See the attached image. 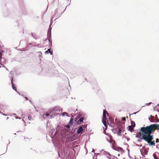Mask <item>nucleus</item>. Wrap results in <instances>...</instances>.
Returning a JSON list of instances; mask_svg holds the SVG:
<instances>
[{
	"instance_id": "0eeeda50",
	"label": "nucleus",
	"mask_w": 159,
	"mask_h": 159,
	"mask_svg": "<svg viewBox=\"0 0 159 159\" xmlns=\"http://www.w3.org/2000/svg\"><path fill=\"white\" fill-rule=\"evenodd\" d=\"M118 132L116 133L117 135L118 136H121V129L120 128H119L118 129Z\"/></svg>"
},
{
	"instance_id": "7c9ffc66",
	"label": "nucleus",
	"mask_w": 159,
	"mask_h": 159,
	"mask_svg": "<svg viewBox=\"0 0 159 159\" xmlns=\"http://www.w3.org/2000/svg\"><path fill=\"white\" fill-rule=\"evenodd\" d=\"M156 148H157L158 149H159V147H158L157 146H156Z\"/></svg>"
},
{
	"instance_id": "f3484780",
	"label": "nucleus",
	"mask_w": 159,
	"mask_h": 159,
	"mask_svg": "<svg viewBox=\"0 0 159 159\" xmlns=\"http://www.w3.org/2000/svg\"><path fill=\"white\" fill-rule=\"evenodd\" d=\"M66 127L68 128H70V126L69 125H66Z\"/></svg>"
},
{
	"instance_id": "2eb2a0df",
	"label": "nucleus",
	"mask_w": 159,
	"mask_h": 159,
	"mask_svg": "<svg viewBox=\"0 0 159 159\" xmlns=\"http://www.w3.org/2000/svg\"><path fill=\"white\" fill-rule=\"evenodd\" d=\"M153 156L154 157V159H157V156L156 154H153Z\"/></svg>"
},
{
	"instance_id": "2f4dec72",
	"label": "nucleus",
	"mask_w": 159,
	"mask_h": 159,
	"mask_svg": "<svg viewBox=\"0 0 159 159\" xmlns=\"http://www.w3.org/2000/svg\"><path fill=\"white\" fill-rule=\"evenodd\" d=\"M93 151H94V149H93V150L92 151V152H93Z\"/></svg>"
},
{
	"instance_id": "f257e3e1",
	"label": "nucleus",
	"mask_w": 159,
	"mask_h": 159,
	"mask_svg": "<svg viewBox=\"0 0 159 159\" xmlns=\"http://www.w3.org/2000/svg\"><path fill=\"white\" fill-rule=\"evenodd\" d=\"M156 129H159V124H155L146 127H142L136 137L144 140L148 143L150 146H154L155 141H152L153 139V135L151 134L153 133Z\"/></svg>"
},
{
	"instance_id": "f03ea898",
	"label": "nucleus",
	"mask_w": 159,
	"mask_h": 159,
	"mask_svg": "<svg viewBox=\"0 0 159 159\" xmlns=\"http://www.w3.org/2000/svg\"><path fill=\"white\" fill-rule=\"evenodd\" d=\"M106 114H107V115L108 114L106 110H103V117L102 120V123L104 124L105 127V129H104V128H103L104 131H105V129H107V122H108V120L106 118Z\"/></svg>"
},
{
	"instance_id": "20e7f679",
	"label": "nucleus",
	"mask_w": 159,
	"mask_h": 159,
	"mask_svg": "<svg viewBox=\"0 0 159 159\" xmlns=\"http://www.w3.org/2000/svg\"><path fill=\"white\" fill-rule=\"evenodd\" d=\"M104 133L107 135L108 137H107L106 139L108 142H109L110 143H111V139L112 138V136L108 133H106L105 132H104Z\"/></svg>"
},
{
	"instance_id": "a19ab883",
	"label": "nucleus",
	"mask_w": 159,
	"mask_h": 159,
	"mask_svg": "<svg viewBox=\"0 0 159 159\" xmlns=\"http://www.w3.org/2000/svg\"><path fill=\"white\" fill-rule=\"evenodd\" d=\"M158 142L159 143V141H158Z\"/></svg>"
},
{
	"instance_id": "4468645a",
	"label": "nucleus",
	"mask_w": 159,
	"mask_h": 159,
	"mask_svg": "<svg viewBox=\"0 0 159 159\" xmlns=\"http://www.w3.org/2000/svg\"><path fill=\"white\" fill-rule=\"evenodd\" d=\"M116 129H112V131L114 134L116 133Z\"/></svg>"
},
{
	"instance_id": "9b49d317",
	"label": "nucleus",
	"mask_w": 159,
	"mask_h": 159,
	"mask_svg": "<svg viewBox=\"0 0 159 159\" xmlns=\"http://www.w3.org/2000/svg\"><path fill=\"white\" fill-rule=\"evenodd\" d=\"M63 116H64L65 115H66V116L68 117H69V116H68V113L66 112H63L61 114Z\"/></svg>"
},
{
	"instance_id": "c85d7f7f",
	"label": "nucleus",
	"mask_w": 159,
	"mask_h": 159,
	"mask_svg": "<svg viewBox=\"0 0 159 159\" xmlns=\"http://www.w3.org/2000/svg\"><path fill=\"white\" fill-rule=\"evenodd\" d=\"M2 115H3L4 116H7L6 115H5L4 114H2V113H1Z\"/></svg>"
},
{
	"instance_id": "bb28decb",
	"label": "nucleus",
	"mask_w": 159,
	"mask_h": 159,
	"mask_svg": "<svg viewBox=\"0 0 159 159\" xmlns=\"http://www.w3.org/2000/svg\"><path fill=\"white\" fill-rule=\"evenodd\" d=\"M25 99H26V100H28V98H27V97H25Z\"/></svg>"
},
{
	"instance_id": "a878e982",
	"label": "nucleus",
	"mask_w": 159,
	"mask_h": 159,
	"mask_svg": "<svg viewBox=\"0 0 159 159\" xmlns=\"http://www.w3.org/2000/svg\"><path fill=\"white\" fill-rule=\"evenodd\" d=\"M16 92H17V93H18L19 95H20V93L19 92H18L17 91H16Z\"/></svg>"
},
{
	"instance_id": "1a4fd4ad",
	"label": "nucleus",
	"mask_w": 159,
	"mask_h": 159,
	"mask_svg": "<svg viewBox=\"0 0 159 159\" xmlns=\"http://www.w3.org/2000/svg\"><path fill=\"white\" fill-rule=\"evenodd\" d=\"M1 53L0 52V64H1V65H2V67H5V66L4 65H3L1 64L2 60H3V59L1 57Z\"/></svg>"
},
{
	"instance_id": "e433bc0d",
	"label": "nucleus",
	"mask_w": 159,
	"mask_h": 159,
	"mask_svg": "<svg viewBox=\"0 0 159 159\" xmlns=\"http://www.w3.org/2000/svg\"><path fill=\"white\" fill-rule=\"evenodd\" d=\"M58 155H59V157H60V155H59V153H58Z\"/></svg>"
},
{
	"instance_id": "423d86ee",
	"label": "nucleus",
	"mask_w": 159,
	"mask_h": 159,
	"mask_svg": "<svg viewBox=\"0 0 159 159\" xmlns=\"http://www.w3.org/2000/svg\"><path fill=\"white\" fill-rule=\"evenodd\" d=\"M13 77H12L11 79V85L12 86V89L15 90L16 91H17V90H16V87L14 86L13 84Z\"/></svg>"
},
{
	"instance_id": "39448f33",
	"label": "nucleus",
	"mask_w": 159,
	"mask_h": 159,
	"mask_svg": "<svg viewBox=\"0 0 159 159\" xmlns=\"http://www.w3.org/2000/svg\"><path fill=\"white\" fill-rule=\"evenodd\" d=\"M84 128L85 126L84 125H82L80 127L77 131V133L78 134H80V133H81L82 132L84 129Z\"/></svg>"
},
{
	"instance_id": "a211bd4d",
	"label": "nucleus",
	"mask_w": 159,
	"mask_h": 159,
	"mask_svg": "<svg viewBox=\"0 0 159 159\" xmlns=\"http://www.w3.org/2000/svg\"><path fill=\"white\" fill-rule=\"evenodd\" d=\"M132 126V127H133V128H134L135 127V124L134 123L133 125H131Z\"/></svg>"
},
{
	"instance_id": "473e14b6",
	"label": "nucleus",
	"mask_w": 159,
	"mask_h": 159,
	"mask_svg": "<svg viewBox=\"0 0 159 159\" xmlns=\"http://www.w3.org/2000/svg\"><path fill=\"white\" fill-rule=\"evenodd\" d=\"M29 101H30V103H32V102H31V101L30 100H29Z\"/></svg>"
},
{
	"instance_id": "ea45409f",
	"label": "nucleus",
	"mask_w": 159,
	"mask_h": 159,
	"mask_svg": "<svg viewBox=\"0 0 159 159\" xmlns=\"http://www.w3.org/2000/svg\"><path fill=\"white\" fill-rule=\"evenodd\" d=\"M0 113H1V112H0Z\"/></svg>"
},
{
	"instance_id": "393cba45",
	"label": "nucleus",
	"mask_w": 159,
	"mask_h": 159,
	"mask_svg": "<svg viewBox=\"0 0 159 159\" xmlns=\"http://www.w3.org/2000/svg\"><path fill=\"white\" fill-rule=\"evenodd\" d=\"M136 146H139V145H138V144H136ZM142 146V145H139V146L141 147V146Z\"/></svg>"
},
{
	"instance_id": "f704fd0d",
	"label": "nucleus",
	"mask_w": 159,
	"mask_h": 159,
	"mask_svg": "<svg viewBox=\"0 0 159 159\" xmlns=\"http://www.w3.org/2000/svg\"><path fill=\"white\" fill-rule=\"evenodd\" d=\"M144 106H142V108L143 107H144Z\"/></svg>"
},
{
	"instance_id": "4be33fe9",
	"label": "nucleus",
	"mask_w": 159,
	"mask_h": 159,
	"mask_svg": "<svg viewBox=\"0 0 159 159\" xmlns=\"http://www.w3.org/2000/svg\"><path fill=\"white\" fill-rule=\"evenodd\" d=\"M158 141H159L158 140V139H156V142H158Z\"/></svg>"
},
{
	"instance_id": "5701e85b",
	"label": "nucleus",
	"mask_w": 159,
	"mask_h": 159,
	"mask_svg": "<svg viewBox=\"0 0 159 159\" xmlns=\"http://www.w3.org/2000/svg\"><path fill=\"white\" fill-rule=\"evenodd\" d=\"M28 119H29V120H30V119H31V117H30V116H28Z\"/></svg>"
},
{
	"instance_id": "cd10ccee",
	"label": "nucleus",
	"mask_w": 159,
	"mask_h": 159,
	"mask_svg": "<svg viewBox=\"0 0 159 159\" xmlns=\"http://www.w3.org/2000/svg\"><path fill=\"white\" fill-rule=\"evenodd\" d=\"M123 120H125V117H124V118H123Z\"/></svg>"
},
{
	"instance_id": "4c0bfd02",
	"label": "nucleus",
	"mask_w": 159,
	"mask_h": 159,
	"mask_svg": "<svg viewBox=\"0 0 159 159\" xmlns=\"http://www.w3.org/2000/svg\"><path fill=\"white\" fill-rule=\"evenodd\" d=\"M22 120H23V121H24V120L23 119Z\"/></svg>"
},
{
	"instance_id": "ddd939ff",
	"label": "nucleus",
	"mask_w": 159,
	"mask_h": 159,
	"mask_svg": "<svg viewBox=\"0 0 159 159\" xmlns=\"http://www.w3.org/2000/svg\"><path fill=\"white\" fill-rule=\"evenodd\" d=\"M84 119V118L83 117H82L79 119V120L78 121L79 122V121L80 122H82L83 121Z\"/></svg>"
},
{
	"instance_id": "c756f323",
	"label": "nucleus",
	"mask_w": 159,
	"mask_h": 159,
	"mask_svg": "<svg viewBox=\"0 0 159 159\" xmlns=\"http://www.w3.org/2000/svg\"><path fill=\"white\" fill-rule=\"evenodd\" d=\"M138 112H134V113H133V114H135L137 113Z\"/></svg>"
},
{
	"instance_id": "72a5a7b5",
	"label": "nucleus",
	"mask_w": 159,
	"mask_h": 159,
	"mask_svg": "<svg viewBox=\"0 0 159 159\" xmlns=\"http://www.w3.org/2000/svg\"><path fill=\"white\" fill-rule=\"evenodd\" d=\"M138 140L139 141V142H140V141L139 140V139H138Z\"/></svg>"
},
{
	"instance_id": "b1692460",
	"label": "nucleus",
	"mask_w": 159,
	"mask_h": 159,
	"mask_svg": "<svg viewBox=\"0 0 159 159\" xmlns=\"http://www.w3.org/2000/svg\"><path fill=\"white\" fill-rule=\"evenodd\" d=\"M21 119L20 118H19V117H16V119Z\"/></svg>"
},
{
	"instance_id": "6ab92c4d",
	"label": "nucleus",
	"mask_w": 159,
	"mask_h": 159,
	"mask_svg": "<svg viewBox=\"0 0 159 159\" xmlns=\"http://www.w3.org/2000/svg\"><path fill=\"white\" fill-rule=\"evenodd\" d=\"M151 103H152L151 102H149V103H146V104H145V105H149V104H151Z\"/></svg>"
},
{
	"instance_id": "58836bf2",
	"label": "nucleus",
	"mask_w": 159,
	"mask_h": 159,
	"mask_svg": "<svg viewBox=\"0 0 159 159\" xmlns=\"http://www.w3.org/2000/svg\"><path fill=\"white\" fill-rule=\"evenodd\" d=\"M1 66H0V68H1Z\"/></svg>"
},
{
	"instance_id": "c9c22d12",
	"label": "nucleus",
	"mask_w": 159,
	"mask_h": 159,
	"mask_svg": "<svg viewBox=\"0 0 159 159\" xmlns=\"http://www.w3.org/2000/svg\"><path fill=\"white\" fill-rule=\"evenodd\" d=\"M8 119V117H7V120Z\"/></svg>"
},
{
	"instance_id": "dca6fc26",
	"label": "nucleus",
	"mask_w": 159,
	"mask_h": 159,
	"mask_svg": "<svg viewBox=\"0 0 159 159\" xmlns=\"http://www.w3.org/2000/svg\"><path fill=\"white\" fill-rule=\"evenodd\" d=\"M12 116H13L14 117L16 118V114H15V113H14L12 115Z\"/></svg>"
},
{
	"instance_id": "f8f14e48",
	"label": "nucleus",
	"mask_w": 159,
	"mask_h": 159,
	"mask_svg": "<svg viewBox=\"0 0 159 159\" xmlns=\"http://www.w3.org/2000/svg\"><path fill=\"white\" fill-rule=\"evenodd\" d=\"M73 120V118H71L70 120V121H69V124H71L72 125L73 123V122L72 121Z\"/></svg>"
},
{
	"instance_id": "7ed1b4c3",
	"label": "nucleus",
	"mask_w": 159,
	"mask_h": 159,
	"mask_svg": "<svg viewBox=\"0 0 159 159\" xmlns=\"http://www.w3.org/2000/svg\"><path fill=\"white\" fill-rule=\"evenodd\" d=\"M100 154H101V155H103L107 156V158L108 159H111V158L108 157V156H111V155L108 152L104 151L103 150H102L100 152V153H97V155H99Z\"/></svg>"
},
{
	"instance_id": "9d476101",
	"label": "nucleus",
	"mask_w": 159,
	"mask_h": 159,
	"mask_svg": "<svg viewBox=\"0 0 159 159\" xmlns=\"http://www.w3.org/2000/svg\"><path fill=\"white\" fill-rule=\"evenodd\" d=\"M128 130H129L130 132H132L133 130V128L132 126H129L128 127Z\"/></svg>"
},
{
	"instance_id": "6e6552de",
	"label": "nucleus",
	"mask_w": 159,
	"mask_h": 159,
	"mask_svg": "<svg viewBox=\"0 0 159 159\" xmlns=\"http://www.w3.org/2000/svg\"><path fill=\"white\" fill-rule=\"evenodd\" d=\"M45 54H48L49 53L51 55H52V52L51 51V50L50 48L48 49L47 51L45 52Z\"/></svg>"
},
{
	"instance_id": "412c9836",
	"label": "nucleus",
	"mask_w": 159,
	"mask_h": 159,
	"mask_svg": "<svg viewBox=\"0 0 159 159\" xmlns=\"http://www.w3.org/2000/svg\"><path fill=\"white\" fill-rule=\"evenodd\" d=\"M52 20H51V23H50V26H51V25H52Z\"/></svg>"
},
{
	"instance_id": "aec40b11",
	"label": "nucleus",
	"mask_w": 159,
	"mask_h": 159,
	"mask_svg": "<svg viewBox=\"0 0 159 159\" xmlns=\"http://www.w3.org/2000/svg\"><path fill=\"white\" fill-rule=\"evenodd\" d=\"M45 115L46 116H48L49 115V114L48 113H46Z\"/></svg>"
}]
</instances>
